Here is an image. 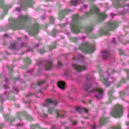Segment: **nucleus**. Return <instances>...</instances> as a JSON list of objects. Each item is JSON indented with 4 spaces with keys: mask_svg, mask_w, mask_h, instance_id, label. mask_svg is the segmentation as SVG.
Here are the masks:
<instances>
[{
    "mask_svg": "<svg viewBox=\"0 0 129 129\" xmlns=\"http://www.w3.org/2000/svg\"><path fill=\"white\" fill-rule=\"evenodd\" d=\"M79 16L78 15H74L73 17V20L74 21H77L74 24H71V30L73 32L74 34H78L80 32V26H79Z\"/></svg>",
    "mask_w": 129,
    "mask_h": 129,
    "instance_id": "obj_1",
    "label": "nucleus"
},
{
    "mask_svg": "<svg viewBox=\"0 0 129 129\" xmlns=\"http://www.w3.org/2000/svg\"><path fill=\"white\" fill-rule=\"evenodd\" d=\"M111 114L113 117H120L121 114H122V106L120 105H116Z\"/></svg>",
    "mask_w": 129,
    "mask_h": 129,
    "instance_id": "obj_2",
    "label": "nucleus"
},
{
    "mask_svg": "<svg viewBox=\"0 0 129 129\" xmlns=\"http://www.w3.org/2000/svg\"><path fill=\"white\" fill-rule=\"evenodd\" d=\"M82 51L85 53H93L94 51V46L91 45L86 42L82 44Z\"/></svg>",
    "mask_w": 129,
    "mask_h": 129,
    "instance_id": "obj_3",
    "label": "nucleus"
},
{
    "mask_svg": "<svg viewBox=\"0 0 129 129\" xmlns=\"http://www.w3.org/2000/svg\"><path fill=\"white\" fill-rule=\"evenodd\" d=\"M95 91L98 92V95H96V98H97V99L102 98V96L103 95V90L101 88H93L92 90L88 91V95H91V94H92V93L95 92Z\"/></svg>",
    "mask_w": 129,
    "mask_h": 129,
    "instance_id": "obj_4",
    "label": "nucleus"
},
{
    "mask_svg": "<svg viewBox=\"0 0 129 129\" xmlns=\"http://www.w3.org/2000/svg\"><path fill=\"white\" fill-rule=\"evenodd\" d=\"M57 101L52 99H47L45 100V103L43 104V106H51L52 104L56 105Z\"/></svg>",
    "mask_w": 129,
    "mask_h": 129,
    "instance_id": "obj_5",
    "label": "nucleus"
},
{
    "mask_svg": "<svg viewBox=\"0 0 129 129\" xmlns=\"http://www.w3.org/2000/svg\"><path fill=\"white\" fill-rule=\"evenodd\" d=\"M117 27V23L115 21H111L108 23V28L110 30H114Z\"/></svg>",
    "mask_w": 129,
    "mask_h": 129,
    "instance_id": "obj_6",
    "label": "nucleus"
},
{
    "mask_svg": "<svg viewBox=\"0 0 129 129\" xmlns=\"http://www.w3.org/2000/svg\"><path fill=\"white\" fill-rule=\"evenodd\" d=\"M99 12V9L97 8L96 6H94L93 7L90 8V11L89 13H87V16L89 15H92V14H94V13H98Z\"/></svg>",
    "mask_w": 129,
    "mask_h": 129,
    "instance_id": "obj_7",
    "label": "nucleus"
},
{
    "mask_svg": "<svg viewBox=\"0 0 129 129\" xmlns=\"http://www.w3.org/2000/svg\"><path fill=\"white\" fill-rule=\"evenodd\" d=\"M53 67V62L51 60H49L47 62V64L45 66L46 70H51Z\"/></svg>",
    "mask_w": 129,
    "mask_h": 129,
    "instance_id": "obj_8",
    "label": "nucleus"
},
{
    "mask_svg": "<svg viewBox=\"0 0 129 129\" xmlns=\"http://www.w3.org/2000/svg\"><path fill=\"white\" fill-rule=\"evenodd\" d=\"M101 80L102 82V83H103V84L106 85V86L107 87V86H109V85H110V83L107 81V78H102L101 79Z\"/></svg>",
    "mask_w": 129,
    "mask_h": 129,
    "instance_id": "obj_9",
    "label": "nucleus"
},
{
    "mask_svg": "<svg viewBox=\"0 0 129 129\" xmlns=\"http://www.w3.org/2000/svg\"><path fill=\"white\" fill-rule=\"evenodd\" d=\"M57 86L61 89H64L65 88V83L62 81H60L57 83Z\"/></svg>",
    "mask_w": 129,
    "mask_h": 129,
    "instance_id": "obj_10",
    "label": "nucleus"
},
{
    "mask_svg": "<svg viewBox=\"0 0 129 129\" xmlns=\"http://www.w3.org/2000/svg\"><path fill=\"white\" fill-rule=\"evenodd\" d=\"M55 111L57 114L56 117H60L61 118H63V117H65V113L60 114V111L59 110H55Z\"/></svg>",
    "mask_w": 129,
    "mask_h": 129,
    "instance_id": "obj_11",
    "label": "nucleus"
},
{
    "mask_svg": "<svg viewBox=\"0 0 129 129\" xmlns=\"http://www.w3.org/2000/svg\"><path fill=\"white\" fill-rule=\"evenodd\" d=\"M105 122H107V119L104 117L101 118L99 120V124H100V125H103Z\"/></svg>",
    "mask_w": 129,
    "mask_h": 129,
    "instance_id": "obj_12",
    "label": "nucleus"
},
{
    "mask_svg": "<svg viewBox=\"0 0 129 129\" xmlns=\"http://www.w3.org/2000/svg\"><path fill=\"white\" fill-rule=\"evenodd\" d=\"M73 67L76 69L78 72H80L81 70V67L78 64H73Z\"/></svg>",
    "mask_w": 129,
    "mask_h": 129,
    "instance_id": "obj_13",
    "label": "nucleus"
},
{
    "mask_svg": "<svg viewBox=\"0 0 129 129\" xmlns=\"http://www.w3.org/2000/svg\"><path fill=\"white\" fill-rule=\"evenodd\" d=\"M104 19H106V15L105 14H101L99 16V22H101L104 20Z\"/></svg>",
    "mask_w": 129,
    "mask_h": 129,
    "instance_id": "obj_14",
    "label": "nucleus"
},
{
    "mask_svg": "<svg viewBox=\"0 0 129 129\" xmlns=\"http://www.w3.org/2000/svg\"><path fill=\"white\" fill-rule=\"evenodd\" d=\"M80 3V1L72 0L71 1V5H72V6H77Z\"/></svg>",
    "mask_w": 129,
    "mask_h": 129,
    "instance_id": "obj_15",
    "label": "nucleus"
},
{
    "mask_svg": "<svg viewBox=\"0 0 129 129\" xmlns=\"http://www.w3.org/2000/svg\"><path fill=\"white\" fill-rule=\"evenodd\" d=\"M86 69H87V68H86V63H85L84 62H83L82 63L81 71H85Z\"/></svg>",
    "mask_w": 129,
    "mask_h": 129,
    "instance_id": "obj_16",
    "label": "nucleus"
},
{
    "mask_svg": "<svg viewBox=\"0 0 129 129\" xmlns=\"http://www.w3.org/2000/svg\"><path fill=\"white\" fill-rule=\"evenodd\" d=\"M19 20L26 21V20H28V19H29V17H28V16H19Z\"/></svg>",
    "mask_w": 129,
    "mask_h": 129,
    "instance_id": "obj_17",
    "label": "nucleus"
},
{
    "mask_svg": "<svg viewBox=\"0 0 129 129\" xmlns=\"http://www.w3.org/2000/svg\"><path fill=\"white\" fill-rule=\"evenodd\" d=\"M92 30H93V27H88V28H86V31L88 33L91 32L92 31Z\"/></svg>",
    "mask_w": 129,
    "mask_h": 129,
    "instance_id": "obj_18",
    "label": "nucleus"
},
{
    "mask_svg": "<svg viewBox=\"0 0 129 129\" xmlns=\"http://www.w3.org/2000/svg\"><path fill=\"white\" fill-rule=\"evenodd\" d=\"M76 109L79 113H81V107L80 106H77Z\"/></svg>",
    "mask_w": 129,
    "mask_h": 129,
    "instance_id": "obj_19",
    "label": "nucleus"
},
{
    "mask_svg": "<svg viewBox=\"0 0 129 129\" xmlns=\"http://www.w3.org/2000/svg\"><path fill=\"white\" fill-rule=\"evenodd\" d=\"M121 82H123V83H125V80H124V79H122L121 81L118 84L117 87H120V86H121Z\"/></svg>",
    "mask_w": 129,
    "mask_h": 129,
    "instance_id": "obj_20",
    "label": "nucleus"
},
{
    "mask_svg": "<svg viewBox=\"0 0 129 129\" xmlns=\"http://www.w3.org/2000/svg\"><path fill=\"white\" fill-rule=\"evenodd\" d=\"M89 110L85 108H82V112H85V113H87Z\"/></svg>",
    "mask_w": 129,
    "mask_h": 129,
    "instance_id": "obj_21",
    "label": "nucleus"
},
{
    "mask_svg": "<svg viewBox=\"0 0 129 129\" xmlns=\"http://www.w3.org/2000/svg\"><path fill=\"white\" fill-rule=\"evenodd\" d=\"M112 94V91H110L109 92H108V95L110 96V98L109 99V100L110 101V103L111 102V95Z\"/></svg>",
    "mask_w": 129,
    "mask_h": 129,
    "instance_id": "obj_22",
    "label": "nucleus"
},
{
    "mask_svg": "<svg viewBox=\"0 0 129 129\" xmlns=\"http://www.w3.org/2000/svg\"><path fill=\"white\" fill-rule=\"evenodd\" d=\"M91 86L92 85L91 84H88L85 87L86 90H89V88H90Z\"/></svg>",
    "mask_w": 129,
    "mask_h": 129,
    "instance_id": "obj_23",
    "label": "nucleus"
},
{
    "mask_svg": "<svg viewBox=\"0 0 129 129\" xmlns=\"http://www.w3.org/2000/svg\"><path fill=\"white\" fill-rule=\"evenodd\" d=\"M43 83H45V80L39 81L38 83H37V85L38 86L42 85V84H43Z\"/></svg>",
    "mask_w": 129,
    "mask_h": 129,
    "instance_id": "obj_24",
    "label": "nucleus"
},
{
    "mask_svg": "<svg viewBox=\"0 0 129 129\" xmlns=\"http://www.w3.org/2000/svg\"><path fill=\"white\" fill-rule=\"evenodd\" d=\"M54 111V108H49L48 109V112L49 113H50V114L52 113V112H53Z\"/></svg>",
    "mask_w": 129,
    "mask_h": 129,
    "instance_id": "obj_25",
    "label": "nucleus"
},
{
    "mask_svg": "<svg viewBox=\"0 0 129 129\" xmlns=\"http://www.w3.org/2000/svg\"><path fill=\"white\" fill-rule=\"evenodd\" d=\"M62 14V18H64V15H66V13H67V11H66V10H63L61 12Z\"/></svg>",
    "mask_w": 129,
    "mask_h": 129,
    "instance_id": "obj_26",
    "label": "nucleus"
},
{
    "mask_svg": "<svg viewBox=\"0 0 129 129\" xmlns=\"http://www.w3.org/2000/svg\"><path fill=\"white\" fill-rule=\"evenodd\" d=\"M39 124H36L35 125H33L31 127V128H33V127H38Z\"/></svg>",
    "mask_w": 129,
    "mask_h": 129,
    "instance_id": "obj_27",
    "label": "nucleus"
},
{
    "mask_svg": "<svg viewBox=\"0 0 129 129\" xmlns=\"http://www.w3.org/2000/svg\"><path fill=\"white\" fill-rule=\"evenodd\" d=\"M26 62H28V63H31V59H30L29 58H26Z\"/></svg>",
    "mask_w": 129,
    "mask_h": 129,
    "instance_id": "obj_28",
    "label": "nucleus"
},
{
    "mask_svg": "<svg viewBox=\"0 0 129 129\" xmlns=\"http://www.w3.org/2000/svg\"><path fill=\"white\" fill-rule=\"evenodd\" d=\"M119 94H120V96H121L122 95H124V92H120L119 93Z\"/></svg>",
    "mask_w": 129,
    "mask_h": 129,
    "instance_id": "obj_29",
    "label": "nucleus"
},
{
    "mask_svg": "<svg viewBox=\"0 0 129 129\" xmlns=\"http://www.w3.org/2000/svg\"><path fill=\"white\" fill-rule=\"evenodd\" d=\"M77 121H75L73 122V125H75V124H77Z\"/></svg>",
    "mask_w": 129,
    "mask_h": 129,
    "instance_id": "obj_30",
    "label": "nucleus"
},
{
    "mask_svg": "<svg viewBox=\"0 0 129 129\" xmlns=\"http://www.w3.org/2000/svg\"><path fill=\"white\" fill-rule=\"evenodd\" d=\"M74 42H77V38H73Z\"/></svg>",
    "mask_w": 129,
    "mask_h": 129,
    "instance_id": "obj_31",
    "label": "nucleus"
},
{
    "mask_svg": "<svg viewBox=\"0 0 129 129\" xmlns=\"http://www.w3.org/2000/svg\"><path fill=\"white\" fill-rule=\"evenodd\" d=\"M58 66H62V63H61V62L58 61Z\"/></svg>",
    "mask_w": 129,
    "mask_h": 129,
    "instance_id": "obj_32",
    "label": "nucleus"
},
{
    "mask_svg": "<svg viewBox=\"0 0 129 129\" xmlns=\"http://www.w3.org/2000/svg\"><path fill=\"white\" fill-rule=\"evenodd\" d=\"M50 20H51V21L53 22V21H54V18H53V17H50Z\"/></svg>",
    "mask_w": 129,
    "mask_h": 129,
    "instance_id": "obj_33",
    "label": "nucleus"
},
{
    "mask_svg": "<svg viewBox=\"0 0 129 129\" xmlns=\"http://www.w3.org/2000/svg\"><path fill=\"white\" fill-rule=\"evenodd\" d=\"M39 52H40V54H43L45 52V51L44 50H42V51L40 50Z\"/></svg>",
    "mask_w": 129,
    "mask_h": 129,
    "instance_id": "obj_34",
    "label": "nucleus"
},
{
    "mask_svg": "<svg viewBox=\"0 0 129 129\" xmlns=\"http://www.w3.org/2000/svg\"><path fill=\"white\" fill-rule=\"evenodd\" d=\"M119 53H120V55H122V54H123V51H119Z\"/></svg>",
    "mask_w": 129,
    "mask_h": 129,
    "instance_id": "obj_35",
    "label": "nucleus"
},
{
    "mask_svg": "<svg viewBox=\"0 0 129 129\" xmlns=\"http://www.w3.org/2000/svg\"><path fill=\"white\" fill-rule=\"evenodd\" d=\"M36 29L38 30L39 29V25L38 24L36 25V26L35 27Z\"/></svg>",
    "mask_w": 129,
    "mask_h": 129,
    "instance_id": "obj_36",
    "label": "nucleus"
},
{
    "mask_svg": "<svg viewBox=\"0 0 129 129\" xmlns=\"http://www.w3.org/2000/svg\"><path fill=\"white\" fill-rule=\"evenodd\" d=\"M96 127V125H94L92 126V128H93V129H95Z\"/></svg>",
    "mask_w": 129,
    "mask_h": 129,
    "instance_id": "obj_37",
    "label": "nucleus"
},
{
    "mask_svg": "<svg viewBox=\"0 0 129 129\" xmlns=\"http://www.w3.org/2000/svg\"><path fill=\"white\" fill-rule=\"evenodd\" d=\"M4 88L7 89V88H9V87H8L6 85H4Z\"/></svg>",
    "mask_w": 129,
    "mask_h": 129,
    "instance_id": "obj_38",
    "label": "nucleus"
},
{
    "mask_svg": "<svg viewBox=\"0 0 129 129\" xmlns=\"http://www.w3.org/2000/svg\"><path fill=\"white\" fill-rule=\"evenodd\" d=\"M16 11L20 12V8H16Z\"/></svg>",
    "mask_w": 129,
    "mask_h": 129,
    "instance_id": "obj_39",
    "label": "nucleus"
},
{
    "mask_svg": "<svg viewBox=\"0 0 129 129\" xmlns=\"http://www.w3.org/2000/svg\"><path fill=\"white\" fill-rule=\"evenodd\" d=\"M54 48H56V44H54V46H53L52 49H54Z\"/></svg>",
    "mask_w": 129,
    "mask_h": 129,
    "instance_id": "obj_40",
    "label": "nucleus"
},
{
    "mask_svg": "<svg viewBox=\"0 0 129 129\" xmlns=\"http://www.w3.org/2000/svg\"><path fill=\"white\" fill-rule=\"evenodd\" d=\"M113 42L114 43H115V39H114V38L113 39Z\"/></svg>",
    "mask_w": 129,
    "mask_h": 129,
    "instance_id": "obj_41",
    "label": "nucleus"
},
{
    "mask_svg": "<svg viewBox=\"0 0 129 129\" xmlns=\"http://www.w3.org/2000/svg\"><path fill=\"white\" fill-rule=\"evenodd\" d=\"M111 17H113V16H114V15L113 14H111Z\"/></svg>",
    "mask_w": 129,
    "mask_h": 129,
    "instance_id": "obj_42",
    "label": "nucleus"
},
{
    "mask_svg": "<svg viewBox=\"0 0 129 129\" xmlns=\"http://www.w3.org/2000/svg\"><path fill=\"white\" fill-rule=\"evenodd\" d=\"M84 7L85 8H87V5H84Z\"/></svg>",
    "mask_w": 129,
    "mask_h": 129,
    "instance_id": "obj_43",
    "label": "nucleus"
},
{
    "mask_svg": "<svg viewBox=\"0 0 129 129\" xmlns=\"http://www.w3.org/2000/svg\"><path fill=\"white\" fill-rule=\"evenodd\" d=\"M59 18H60V17H61V14L60 13L59 14Z\"/></svg>",
    "mask_w": 129,
    "mask_h": 129,
    "instance_id": "obj_44",
    "label": "nucleus"
},
{
    "mask_svg": "<svg viewBox=\"0 0 129 129\" xmlns=\"http://www.w3.org/2000/svg\"><path fill=\"white\" fill-rule=\"evenodd\" d=\"M29 5H30V3H28V4H27V6H29Z\"/></svg>",
    "mask_w": 129,
    "mask_h": 129,
    "instance_id": "obj_45",
    "label": "nucleus"
},
{
    "mask_svg": "<svg viewBox=\"0 0 129 129\" xmlns=\"http://www.w3.org/2000/svg\"><path fill=\"white\" fill-rule=\"evenodd\" d=\"M84 56H83V55L81 56V58L82 59V58H84Z\"/></svg>",
    "mask_w": 129,
    "mask_h": 129,
    "instance_id": "obj_46",
    "label": "nucleus"
},
{
    "mask_svg": "<svg viewBox=\"0 0 129 129\" xmlns=\"http://www.w3.org/2000/svg\"><path fill=\"white\" fill-rule=\"evenodd\" d=\"M127 79L129 80V76L127 77Z\"/></svg>",
    "mask_w": 129,
    "mask_h": 129,
    "instance_id": "obj_47",
    "label": "nucleus"
},
{
    "mask_svg": "<svg viewBox=\"0 0 129 129\" xmlns=\"http://www.w3.org/2000/svg\"><path fill=\"white\" fill-rule=\"evenodd\" d=\"M106 54H107V53H104V55H106Z\"/></svg>",
    "mask_w": 129,
    "mask_h": 129,
    "instance_id": "obj_48",
    "label": "nucleus"
},
{
    "mask_svg": "<svg viewBox=\"0 0 129 129\" xmlns=\"http://www.w3.org/2000/svg\"><path fill=\"white\" fill-rule=\"evenodd\" d=\"M63 27H65V24H63Z\"/></svg>",
    "mask_w": 129,
    "mask_h": 129,
    "instance_id": "obj_49",
    "label": "nucleus"
},
{
    "mask_svg": "<svg viewBox=\"0 0 129 129\" xmlns=\"http://www.w3.org/2000/svg\"><path fill=\"white\" fill-rule=\"evenodd\" d=\"M44 116L47 117V114H45Z\"/></svg>",
    "mask_w": 129,
    "mask_h": 129,
    "instance_id": "obj_50",
    "label": "nucleus"
},
{
    "mask_svg": "<svg viewBox=\"0 0 129 129\" xmlns=\"http://www.w3.org/2000/svg\"><path fill=\"white\" fill-rule=\"evenodd\" d=\"M66 129H68V127H66Z\"/></svg>",
    "mask_w": 129,
    "mask_h": 129,
    "instance_id": "obj_51",
    "label": "nucleus"
},
{
    "mask_svg": "<svg viewBox=\"0 0 129 129\" xmlns=\"http://www.w3.org/2000/svg\"><path fill=\"white\" fill-rule=\"evenodd\" d=\"M36 46H39V44H37Z\"/></svg>",
    "mask_w": 129,
    "mask_h": 129,
    "instance_id": "obj_52",
    "label": "nucleus"
},
{
    "mask_svg": "<svg viewBox=\"0 0 129 129\" xmlns=\"http://www.w3.org/2000/svg\"><path fill=\"white\" fill-rule=\"evenodd\" d=\"M128 116H129V115H128Z\"/></svg>",
    "mask_w": 129,
    "mask_h": 129,
    "instance_id": "obj_53",
    "label": "nucleus"
}]
</instances>
